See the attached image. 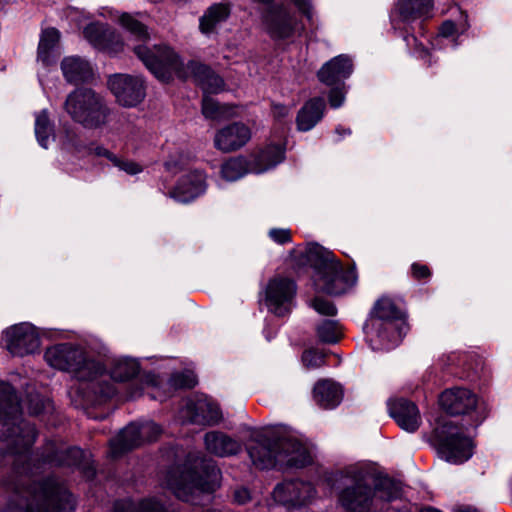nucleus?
<instances>
[{"mask_svg":"<svg viewBox=\"0 0 512 512\" xmlns=\"http://www.w3.org/2000/svg\"><path fill=\"white\" fill-rule=\"evenodd\" d=\"M34 425L21 417L18 397L13 387L0 383V464L2 458L13 457L17 473L31 472L30 452L36 440Z\"/></svg>","mask_w":512,"mask_h":512,"instance_id":"obj_1","label":"nucleus"},{"mask_svg":"<svg viewBox=\"0 0 512 512\" xmlns=\"http://www.w3.org/2000/svg\"><path fill=\"white\" fill-rule=\"evenodd\" d=\"M120 23L130 34L127 45L157 79L169 82L174 76H186L183 61L171 47L154 45L149 48L145 45L150 35L143 23L127 13L120 17Z\"/></svg>","mask_w":512,"mask_h":512,"instance_id":"obj_2","label":"nucleus"},{"mask_svg":"<svg viewBox=\"0 0 512 512\" xmlns=\"http://www.w3.org/2000/svg\"><path fill=\"white\" fill-rule=\"evenodd\" d=\"M220 479L221 471L216 462L194 452L187 455L182 468L167 471L165 484L178 499L196 504L195 497L203 492L215 491Z\"/></svg>","mask_w":512,"mask_h":512,"instance_id":"obj_3","label":"nucleus"},{"mask_svg":"<svg viewBox=\"0 0 512 512\" xmlns=\"http://www.w3.org/2000/svg\"><path fill=\"white\" fill-rule=\"evenodd\" d=\"M74 506L72 494L54 477L17 484L8 504L11 512H73Z\"/></svg>","mask_w":512,"mask_h":512,"instance_id":"obj_4","label":"nucleus"},{"mask_svg":"<svg viewBox=\"0 0 512 512\" xmlns=\"http://www.w3.org/2000/svg\"><path fill=\"white\" fill-rule=\"evenodd\" d=\"M44 358L50 366L74 373L79 381L90 382L89 389L94 393L88 399L91 403L102 404L115 395L116 390L110 382H95L102 374V366L94 360H87L81 349L68 343L58 344L48 348Z\"/></svg>","mask_w":512,"mask_h":512,"instance_id":"obj_5","label":"nucleus"},{"mask_svg":"<svg viewBox=\"0 0 512 512\" xmlns=\"http://www.w3.org/2000/svg\"><path fill=\"white\" fill-rule=\"evenodd\" d=\"M253 465L261 470L280 468H303L310 464L307 447L298 439L288 435L261 436L248 447Z\"/></svg>","mask_w":512,"mask_h":512,"instance_id":"obj_6","label":"nucleus"},{"mask_svg":"<svg viewBox=\"0 0 512 512\" xmlns=\"http://www.w3.org/2000/svg\"><path fill=\"white\" fill-rule=\"evenodd\" d=\"M408 329L405 311L390 297L375 302L364 326L366 338L374 350L397 345Z\"/></svg>","mask_w":512,"mask_h":512,"instance_id":"obj_7","label":"nucleus"},{"mask_svg":"<svg viewBox=\"0 0 512 512\" xmlns=\"http://www.w3.org/2000/svg\"><path fill=\"white\" fill-rule=\"evenodd\" d=\"M307 259L315 270L314 286L319 292L341 295L357 281L355 267L344 268L332 252L320 246L309 248Z\"/></svg>","mask_w":512,"mask_h":512,"instance_id":"obj_8","label":"nucleus"},{"mask_svg":"<svg viewBox=\"0 0 512 512\" xmlns=\"http://www.w3.org/2000/svg\"><path fill=\"white\" fill-rule=\"evenodd\" d=\"M64 110L74 122L89 130L104 128L112 112L104 96L91 88H77L69 93Z\"/></svg>","mask_w":512,"mask_h":512,"instance_id":"obj_9","label":"nucleus"},{"mask_svg":"<svg viewBox=\"0 0 512 512\" xmlns=\"http://www.w3.org/2000/svg\"><path fill=\"white\" fill-rule=\"evenodd\" d=\"M401 494L398 484L389 477H380L371 488L359 480L343 489L339 502L347 512H369L378 500L390 502Z\"/></svg>","mask_w":512,"mask_h":512,"instance_id":"obj_10","label":"nucleus"},{"mask_svg":"<svg viewBox=\"0 0 512 512\" xmlns=\"http://www.w3.org/2000/svg\"><path fill=\"white\" fill-rule=\"evenodd\" d=\"M438 453L446 461L460 464L472 456V441L462 428L452 422H445L434 431Z\"/></svg>","mask_w":512,"mask_h":512,"instance_id":"obj_11","label":"nucleus"},{"mask_svg":"<svg viewBox=\"0 0 512 512\" xmlns=\"http://www.w3.org/2000/svg\"><path fill=\"white\" fill-rule=\"evenodd\" d=\"M90 457L89 452L78 447H67L65 443L56 440L48 441L42 453L45 463L60 467H78L85 477L92 479L95 476V467Z\"/></svg>","mask_w":512,"mask_h":512,"instance_id":"obj_12","label":"nucleus"},{"mask_svg":"<svg viewBox=\"0 0 512 512\" xmlns=\"http://www.w3.org/2000/svg\"><path fill=\"white\" fill-rule=\"evenodd\" d=\"M108 86L117 102L124 107H134L145 97L142 78L128 74H115L109 77Z\"/></svg>","mask_w":512,"mask_h":512,"instance_id":"obj_13","label":"nucleus"},{"mask_svg":"<svg viewBox=\"0 0 512 512\" xmlns=\"http://www.w3.org/2000/svg\"><path fill=\"white\" fill-rule=\"evenodd\" d=\"M4 341L8 351L14 356L35 353L40 347V337L36 328L29 323H20L4 332Z\"/></svg>","mask_w":512,"mask_h":512,"instance_id":"obj_14","label":"nucleus"},{"mask_svg":"<svg viewBox=\"0 0 512 512\" xmlns=\"http://www.w3.org/2000/svg\"><path fill=\"white\" fill-rule=\"evenodd\" d=\"M296 294V284L293 280L276 276L266 288V303L268 309L277 316H285L291 307Z\"/></svg>","mask_w":512,"mask_h":512,"instance_id":"obj_15","label":"nucleus"},{"mask_svg":"<svg viewBox=\"0 0 512 512\" xmlns=\"http://www.w3.org/2000/svg\"><path fill=\"white\" fill-rule=\"evenodd\" d=\"M263 23L272 39L291 37L295 31V18L283 5H273L263 14Z\"/></svg>","mask_w":512,"mask_h":512,"instance_id":"obj_16","label":"nucleus"},{"mask_svg":"<svg viewBox=\"0 0 512 512\" xmlns=\"http://www.w3.org/2000/svg\"><path fill=\"white\" fill-rule=\"evenodd\" d=\"M315 488L300 480L284 481L278 484L274 491L275 501L285 506H301L308 504L315 496Z\"/></svg>","mask_w":512,"mask_h":512,"instance_id":"obj_17","label":"nucleus"},{"mask_svg":"<svg viewBox=\"0 0 512 512\" xmlns=\"http://www.w3.org/2000/svg\"><path fill=\"white\" fill-rule=\"evenodd\" d=\"M251 129L243 122H233L220 128L214 136V147L230 153L244 147L251 139Z\"/></svg>","mask_w":512,"mask_h":512,"instance_id":"obj_18","label":"nucleus"},{"mask_svg":"<svg viewBox=\"0 0 512 512\" xmlns=\"http://www.w3.org/2000/svg\"><path fill=\"white\" fill-rule=\"evenodd\" d=\"M182 413L187 422L198 425H215L222 417L219 406L206 398L188 402Z\"/></svg>","mask_w":512,"mask_h":512,"instance_id":"obj_19","label":"nucleus"},{"mask_svg":"<svg viewBox=\"0 0 512 512\" xmlns=\"http://www.w3.org/2000/svg\"><path fill=\"white\" fill-rule=\"evenodd\" d=\"M440 405L451 415L467 414L477 406V396L466 388H453L442 392Z\"/></svg>","mask_w":512,"mask_h":512,"instance_id":"obj_20","label":"nucleus"},{"mask_svg":"<svg viewBox=\"0 0 512 512\" xmlns=\"http://www.w3.org/2000/svg\"><path fill=\"white\" fill-rule=\"evenodd\" d=\"M389 413L399 427L408 432H415L421 424L418 407L407 399H397L389 403Z\"/></svg>","mask_w":512,"mask_h":512,"instance_id":"obj_21","label":"nucleus"},{"mask_svg":"<svg viewBox=\"0 0 512 512\" xmlns=\"http://www.w3.org/2000/svg\"><path fill=\"white\" fill-rule=\"evenodd\" d=\"M353 70L352 61L345 55L334 57L318 71V79L327 86H334L348 78Z\"/></svg>","mask_w":512,"mask_h":512,"instance_id":"obj_22","label":"nucleus"},{"mask_svg":"<svg viewBox=\"0 0 512 512\" xmlns=\"http://www.w3.org/2000/svg\"><path fill=\"white\" fill-rule=\"evenodd\" d=\"M206 450L217 457H229L238 454L241 443L221 431H210L204 436Z\"/></svg>","mask_w":512,"mask_h":512,"instance_id":"obj_23","label":"nucleus"},{"mask_svg":"<svg viewBox=\"0 0 512 512\" xmlns=\"http://www.w3.org/2000/svg\"><path fill=\"white\" fill-rule=\"evenodd\" d=\"M187 69L205 93H217L222 90L224 86L222 78L215 74L209 66L196 61H190L187 64Z\"/></svg>","mask_w":512,"mask_h":512,"instance_id":"obj_24","label":"nucleus"},{"mask_svg":"<svg viewBox=\"0 0 512 512\" xmlns=\"http://www.w3.org/2000/svg\"><path fill=\"white\" fill-rule=\"evenodd\" d=\"M325 106V101L320 97L308 100L297 114L298 130L303 132L311 130L322 119Z\"/></svg>","mask_w":512,"mask_h":512,"instance_id":"obj_25","label":"nucleus"},{"mask_svg":"<svg viewBox=\"0 0 512 512\" xmlns=\"http://www.w3.org/2000/svg\"><path fill=\"white\" fill-rule=\"evenodd\" d=\"M343 392L337 383L328 379L319 380L313 389V398L316 403L325 409L338 406L342 400Z\"/></svg>","mask_w":512,"mask_h":512,"instance_id":"obj_26","label":"nucleus"},{"mask_svg":"<svg viewBox=\"0 0 512 512\" xmlns=\"http://www.w3.org/2000/svg\"><path fill=\"white\" fill-rule=\"evenodd\" d=\"M61 69L65 79L73 84L87 82L93 76V71L88 61L78 56L64 58L61 63Z\"/></svg>","mask_w":512,"mask_h":512,"instance_id":"obj_27","label":"nucleus"},{"mask_svg":"<svg viewBox=\"0 0 512 512\" xmlns=\"http://www.w3.org/2000/svg\"><path fill=\"white\" fill-rule=\"evenodd\" d=\"M140 427L136 424L126 426L115 438L110 441V454L116 458L142 444Z\"/></svg>","mask_w":512,"mask_h":512,"instance_id":"obj_28","label":"nucleus"},{"mask_svg":"<svg viewBox=\"0 0 512 512\" xmlns=\"http://www.w3.org/2000/svg\"><path fill=\"white\" fill-rule=\"evenodd\" d=\"M399 14L403 21L411 22L416 19L433 17L432 0H399Z\"/></svg>","mask_w":512,"mask_h":512,"instance_id":"obj_29","label":"nucleus"},{"mask_svg":"<svg viewBox=\"0 0 512 512\" xmlns=\"http://www.w3.org/2000/svg\"><path fill=\"white\" fill-rule=\"evenodd\" d=\"M284 149L280 145L271 144L259 151L251 162L252 173H262L284 160Z\"/></svg>","mask_w":512,"mask_h":512,"instance_id":"obj_30","label":"nucleus"},{"mask_svg":"<svg viewBox=\"0 0 512 512\" xmlns=\"http://www.w3.org/2000/svg\"><path fill=\"white\" fill-rule=\"evenodd\" d=\"M113 512H168L165 506L156 498L148 497L134 502L131 499L116 500Z\"/></svg>","mask_w":512,"mask_h":512,"instance_id":"obj_31","label":"nucleus"},{"mask_svg":"<svg viewBox=\"0 0 512 512\" xmlns=\"http://www.w3.org/2000/svg\"><path fill=\"white\" fill-rule=\"evenodd\" d=\"M252 163L243 156L230 157L221 165V176L227 181H236L251 172Z\"/></svg>","mask_w":512,"mask_h":512,"instance_id":"obj_32","label":"nucleus"},{"mask_svg":"<svg viewBox=\"0 0 512 512\" xmlns=\"http://www.w3.org/2000/svg\"><path fill=\"white\" fill-rule=\"evenodd\" d=\"M229 7L225 4H214L200 18V30L205 33H211L216 25L229 16Z\"/></svg>","mask_w":512,"mask_h":512,"instance_id":"obj_33","label":"nucleus"},{"mask_svg":"<svg viewBox=\"0 0 512 512\" xmlns=\"http://www.w3.org/2000/svg\"><path fill=\"white\" fill-rule=\"evenodd\" d=\"M60 34L55 28L46 29L41 36L38 46V59L44 64H51V52L57 45Z\"/></svg>","mask_w":512,"mask_h":512,"instance_id":"obj_34","label":"nucleus"},{"mask_svg":"<svg viewBox=\"0 0 512 512\" xmlns=\"http://www.w3.org/2000/svg\"><path fill=\"white\" fill-rule=\"evenodd\" d=\"M139 372V365L131 359H123L117 361L112 370L111 378L117 382H125L134 378Z\"/></svg>","mask_w":512,"mask_h":512,"instance_id":"obj_35","label":"nucleus"},{"mask_svg":"<svg viewBox=\"0 0 512 512\" xmlns=\"http://www.w3.org/2000/svg\"><path fill=\"white\" fill-rule=\"evenodd\" d=\"M35 134L39 144L47 148L49 137L53 134V125L47 111L43 110L36 115Z\"/></svg>","mask_w":512,"mask_h":512,"instance_id":"obj_36","label":"nucleus"},{"mask_svg":"<svg viewBox=\"0 0 512 512\" xmlns=\"http://www.w3.org/2000/svg\"><path fill=\"white\" fill-rule=\"evenodd\" d=\"M205 188L203 175L200 173L190 174L181 179L177 190L187 194L188 198H193L203 192Z\"/></svg>","mask_w":512,"mask_h":512,"instance_id":"obj_37","label":"nucleus"},{"mask_svg":"<svg viewBox=\"0 0 512 512\" xmlns=\"http://www.w3.org/2000/svg\"><path fill=\"white\" fill-rule=\"evenodd\" d=\"M319 340L323 343L333 344L342 337V332L337 322L325 320L316 329Z\"/></svg>","mask_w":512,"mask_h":512,"instance_id":"obj_38","label":"nucleus"},{"mask_svg":"<svg viewBox=\"0 0 512 512\" xmlns=\"http://www.w3.org/2000/svg\"><path fill=\"white\" fill-rule=\"evenodd\" d=\"M230 107L221 105L214 99L205 96L202 100V114L209 119H220L229 113Z\"/></svg>","mask_w":512,"mask_h":512,"instance_id":"obj_39","label":"nucleus"},{"mask_svg":"<svg viewBox=\"0 0 512 512\" xmlns=\"http://www.w3.org/2000/svg\"><path fill=\"white\" fill-rule=\"evenodd\" d=\"M103 45L109 53H118L123 50L124 43L119 34L115 31L103 30Z\"/></svg>","mask_w":512,"mask_h":512,"instance_id":"obj_40","label":"nucleus"},{"mask_svg":"<svg viewBox=\"0 0 512 512\" xmlns=\"http://www.w3.org/2000/svg\"><path fill=\"white\" fill-rule=\"evenodd\" d=\"M171 383L175 388L192 389L197 385L198 381L193 372L187 371L174 374L171 377Z\"/></svg>","mask_w":512,"mask_h":512,"instance_id":"obj_41","label":"nucleus"},{"mask_svg":"<svg viewBox=\"0 0 512 512\" xmlns=\"http://www.w3.org/2000/svg\"><path fill=\"white\" fill-rule=\"evenodd\" d=\"M302 362L308 369H316L325 365V355L315 349H308L303 352Z\"/></svg>","mask_w":512,"mask_h":512,"instance_id":"obj_42","label":"nucleus"},{"mask_svg":"<svg viewBox=\"0 0 512 512\" xmlns=\"http://www.w3.org/2000/svg\"><path fill=\"white\" fill-rule=\"evenodd\" d=\"M405 40L412 52L421 59H427V65L430 66L431 61L428 59L429 50L427 46L414 35L407 36Z\"/></svg>","mask_w":512,"mask_h":512,"instance_id":"obj_43","label":"nucleus"},{"mask_svg":"<svg viewBox=\"0 0 512 512\" xmlns=\"http://www.w3.org/2000/svg\"><path fill=\"white\" fill-rule=\"evenodd\" d=\"M25 404L31 415H39L46 408V401L38 393H29L26 397Z\"/></svg>","mask_w":512,"mask_h":512,"instance_id":"obj_44","label":"nucleus"},{"mask_svg":"<svg viewBox=\"0 0 512 512\" xmlns=\"http://www.w3.org/2000/svg\"><path fill=\"white\" fill-rule=\"evenodd\" d=\"M112 164L129 175H136L143 171V167L139 163L133 160L120 158L117 155L116 160H113Z\"/></svg>","mask_w":512,"mask_h":512,"instance_id":"obj_45","label":"nucleus"},{"mask_svg":"<svg viewBox=\"0 0 512 512\" xmlns=\"http://www.w3.org/2000/svg\"><path fill=\"white\" fill-rule=\"evenodd\" d=\"M141 430V439L142 443L144 441L152 442L157 440V438L160 436L162 429L159 425H157L154 422H146L139 426Z\"/></svg>","mask_w":512,"mask_h":512,"instance_id":"obj_46","label":"nucleus"},{"mask_svg":"<svg viewBox=\"0 0 512 512\" xmlns=\"http://www.w3.org/2000/svg\"><path fill=\"white\" fill-rule=\"evenodd\" d=\"M313 308L320 314L333 316L336 314L337 309L332 302L322 299L320 297L314 298L312 301Z\"/></svg>","mask_w":512,"mask_h":512,"instance_id":"obj_47","label":"nucleus"},{"mask_svg":"<svg viewBox=\"0 0 512 512\" xmlns=\"http://www.w3.org/2000/svg\"><path fill=\"white\" fill-rule=\"evenodd\" d=\"M432 275L431 269L426 265L415 262L411 265V276L417 281H426Z\"/></svg>","mask_w":512,"mask_h":512,"instance_id":"obj_48","label":"nucleus"},{"mask_svg":"<svg viewBox=\"0 0 512 512\" xmlns=\"http://www.w3.org/2000/svg\"><path fill=\"white\" fill-rule=\"evenodd\" d=\"M269 236L278 244L291 242V231L289 229H271L269 231Z\"/></svg>","mask_w":512,"mask_h":512,"instance_id":"obj_49","label":"nucleus"},{"mask_svg":"<svg viewBox=\"0 0 512 512\" xmlns=\"http://www.w3.org/2000/svg\"><path fill=\"white\" fill-rule=\"evenodd\" d=\"M344 101L343 89L339 86L332 88L329 93V104L333 108H338Z\"/></svg>","mask_w":512,"mask_h":512,"instance_id":"obj_50","label":"nucleus"},{"mask_svg":"<svg viewBox=\"0 0 512 512\" xmlns=\"http://www.w3.org/2000/svg\"><path fill=\"white\" fill-rule=\"evenodd\" d=\"M89 154H94L99 157H105L108 159L111 163L113 160H116V154L105 148L104 146L98 145L94 148H89Z\"/></svg>","mask_w":512,"mask_h":512,"instance_id":"obj_51","label":"nucleus"},{"mask_svg":"<svg viewBox=\"0 0 512 512\" xmlns=\"http://www.w3.org/2000/svg\"><path fill=\"white\" fill-rule=\"evenodd\" d=\"M233 497H234V501L239 505L246 504L247 502H249L251 500L249 490L244 487L237 488L234 491Z\"/></svg>","mask_w":512,"mask_h":512,"instance_id":"obj_52","label":"nucleus"},{"mask_svg":"<svg viewBox=\"0 0 512 512\" xmlns=\"http://www.w3.org/2000/svg\"><path fill=\"white\" fill-rule=\"evenodd\" d=\"M456 32V25L452 21H445L440 27V34L443 37H450Z\"/></svg>","mask_w":512,"mask_h":512,"instance_id":"obj_53","label":"nucleus"},{"mask_svg":"<svg viewBox=\"0 0 512 512\" xmlns=\"http://www.w3.org/2000/svg\"><path fill=\"white\" fill-rule=\"evenodd\" d=\"M85 37L88 38L90 41L94 42L95 44H101L100 41H98L97 35L99 34V29L96 26L90 25L85 28L84 30Z\"/></svg>","mask_w":512,"mask_h":512,"instance_id":"obj_54","label":"nucleus"},{"mask_svg":"<svg viewBox=\"0 0 512 512\" xmlns=\"http://www.w3.org/2000/svg\"><path fill=\"white\" fill-rule=\"evenodd\" d=\"M288 108L282 104H273L272 105V113L276 118H283L288 115Z\"/></svg>","mask_w":512,"mask_h":512,"instance_id":"obj_55","label":"nucleus"},{"mask_svg":"<svg viewBox=\"0 0 512 512\" xmlns=\"http://www.w3.org/2000/svg\"><path fill=\"white\" fill-rule=\"evenodd\" d=\"M299 10L309 17L310 5L308 0H292Z\"/></svg>","mask_w":512,"mask_h":512,"instance_id":"obj_56","label":"nucleus"},{"mask_svg":"<svg viewBox=\"0 0 512 512\" xmlns=\"http://www.w3.org/2000/svg\"><path fill=\"white\" fill-rule=\"evenodd\" d=\"M145 382L148 383V384L156 385L157 384L156 376L152 375V374L146 375L145 376Z\"/></svg>","mask_w":512,"mask_h":512,"instance_id":"obj_57","label":"nucleus"},{"mask_svg":"<svg viewBox=\"0 0 512 512\" xmlns=\"http://www.w3.org/2000/svg\"><path fill=\"white\" fill-rule=\"evenodd\" d=\"M457 512H479V511L472 507H464V508H460Z\"/></svg>","mask_w":512,"mask_h":512,"instance_id":"obj_58","label":"nucleus"},{"mask_svg":"<svg viewBox=\"0 0 512 512\" xmlns=\"http://www.w3.org/2000/svg\"><path fill=\"white\" fill-rule=\"evenodd\" d=\"M140 395V391L135 390L129 394L130 398H135L136 396Z\"/></svg>","mask_w":512,"mask_h":512,"instance_id":"obj_59","label":"nucleus"}]
</instances>
